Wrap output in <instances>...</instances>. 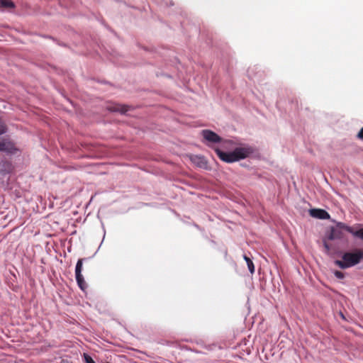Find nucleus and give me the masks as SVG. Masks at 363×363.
I'll use <instances>...</instances> for the list:
<instances>
[{
  "label": "nucleus",
  "mask_w": 363,
  "mask_h": 363,
  "mask_svg": "<svg viewBox=\"0 0 363 363\" xmlns=\"http://www.w3.org/2000/svg\"><path fill=\"white\" fill-rule=\"evenodd\" d=\"M218 157L223 162L232 163L247 157L252 150L250 147H237L233 152H225L218 147L213 148Z\"/></svg>",
  "instance_id": "1"
},
{
  "label": "nucleus",
  "mask_w": 363,
  "mask_h": 363,
  "mask_svg": "<svg viewBox=\"0 0 363 363\" xmlns=\"http://www.w3.org/2000/svg\"><path fill=\"white\" fill-rule=\"evenodd\" d=\"M362 259H363V250L356 249L352 252H345L342 256V260H335V264L345 269L358 264Z\"/></svg>",
  "instance_id": "2"
},
{
  "label": "nucleus",
  "mask_w": 363,
  "mask_h": 363,
  "mask_svg": "<svg viewBox=\"0 0 363 363\" xmlns=\"http://www.w3.org/2000/svg\"><path fill=\"white\" fill-rule=\"evenodd\" d=\"M0 152H5L8 155H14L21 150L16 146L13 141L8 138L0 139Z\"/></svg>",
  "instance_id": "3"
},
{
  "label": "nucleus",
  "mask_w": 363,
  "mask_h": 363,
  "mask_svg": "<svg viewBox=\"0 0 363 363\" xmlns=\"http://www.w3.org/2000/svg\"><path fill=\"white\" fill-rule=\"evenodd\" d=\"M82 268V259H79L75 269L76 279L79 288L84 291L86 288V284L84 281V277L81 273Z\"/></svg>",
  "instance_id": "4"
},
{
  "label": "nucleus",
  "mask_w": 363,
  "mask_h": 363,
  "mask_svg": "<svg viewBox=\"0 0 363 363\" xmlns=\"http://www.w3.org/2000/svg\"><path fill=\"white\" fill-rule=\"evenodd\" d=\"M202 135L205 140L211 143H218L222 141V138L218 134L210 130H202Z\"/></svg>",
  "instance_id": "5"
},
{
  "label": "nucleus",
  "mask_w": 363,
  "mask_h": 363,
  "mask_svg": "<svg viewBox=\"0 0 363 363\" xmlns=\"http://www.w3.org/2000/svg\"><path fill=\"white\" fill-rule=\"evenodd\" d=\"M13 170V166L11 162L9 160H2L0 162V174L1 176H6L12 173Z\"/></svg>",
  "instance_id": "6"
},
{
  "label": "nucleus",
  "mask_w": 363,
  "mask_h": 363,
  "mask_svg": "<svg viewBox=\"0 0 363 363\" xmlns=\"http://www.w3.org/2000/svg\"><path fill=\"white\" fill-rule=\"evenodd\" d=\"M310 215L312 217L320 219H328L330 218L329 213L323 209H311L310 211Z\"/></svg>",
  "instance_id": "7"
},
{
  "label": "nucleus",
  "mask_w": 363,
  "mask_h": 363,
  "mask_svg": "<svg viewBox=\"0 0 363 363\" xmlns=\"http://www.w3.org/2000/svg\"><path fill=\"white\" fill-rule=\"evenodd\" d=\"M107 109L112 112L125 113L128 109L125 106L119 104H113L107 106Z\"/></svg>",
  "instance_id": "8"
},
{
  "label": "nucleus",
  "mask_w": 363,
  "mask_h": 363,
  "mask_svg": "<svg viewBox=\"0 0 363 363\" xmlns=\"http://www.w3.org/2000/svg\"><path fill=\"white\" fill-rule=\"evenodd\" d=\"M347 232L352 234L354 237L363 240V228L357 230H354L353 228H348Z\"/></svg>",
  "instance_id": "9"
},
{
  "label": "nucleus",
  "mask_w": 363,
  "mask_h": 363,
  "mask_svg": "<svg viewBox=\"0 0 363 363\" xmlns=\"http://www.w3.org/2000/svg\"><path fill=\"white\" fill-rule=\"evenodd\" d=\"M0 6L4 9L15 8V4L12 0H0Z\"/></svg>",
  "instance_id": "10"
},
{
  "label": "nucleus",
  "mask_w": 363,
  "mask_h": 363,
  "mask_svg": "<svg viewBox=\"0 0 363 363\" xmlns=\"http://www.w3.org/2000/svg\"><path fill=\"white\" fill-rule=\"evenodd\" d=\"M342 238L341 232L337 229H332L330 235H328V239L330 240L335 239H340Z\"/></svg>",
  "instance_id": "11"
},
{
  "label": "nucleus",
  "mask_w": 363,
  "mask_h": 363,
  "mask_svg": "<svg viewBox=\"0 0 363 363\" xmlns=\"http://www.w3.org/2000/svg\"><path fill=\"white\" fill-rule=\"evenodd\" d=\"M243 258L247 263L249 271L251 274H253L255 272V266L252 261L246 255H244Z\"/></svg>",
  "instance_id": "12"
},
{
  "label": "nucleus",
  "mask_w": 363,
  "mask_h": 363,
  "mask_svg": "<svg viewBox=\"0 0 363 363\" xmlns=\"http://www.w3.org/2000/svg\"><path fill=\"white\" fill-rule=\"evenodd\" d=\"M194 162H196L197 165L200 167H203L206 165V162L203 157H195Z\"/></svg>",
  "instance_id": "13"
},
{
  "label": "nucleus",
  "mask_w": 363,
  "mask_h": 363,
  "mask_svg": "<svg viewBox=\"0 0 363 363\" xmlns=\"http://www.w3.org/2000/svg\"><path fill=\"white\" fill-rule=\"evenodd\" d=\"M7 131V127L2 119L0 118V135L5 133Z\"/></svg>",
  "instance_id": "14"
},
{
  "label": "nucleus",
  "mask_w": 363,
  "mask_h": 363,
  "mask_svg": "<svg viewBox=\"0 0 363 363\" xmlns=\"http://www.w3.org/2000/svg\"><path fill=\"white\" fill-rule=\"evenodd\" d=\"M84 358L86 363H95L94 359L87 354H84Z\"/></svg>",
  "instance_id": "15"
},
{
  "label": "nucleus",
  "mask_w": 363,
  "mask_h": 363,
  "mask_svg": "<svg viewBox=\"0 0 363 363\" xmlns=\"http://www.w3.org/2000/svg\"><path fill=\"white\" fill-rule=\"evenodd\" d=\"M334 274L337 279H342L345 277L344 273L340 271H337V270L335 271Z\"/></svg>",
  "instance_id": "16"
},
{
  "label": "nucleus",
  "mask_w": 363,
  "mask_h": 363,
  "mask_svg": "<svg viewBox=\"0 0 363 363\" xmlns=\"http://www.w3.org/2000/svg\"><path fill=\"white\" fill-rule=\"evenodd\" d=\"M337 227L341 229L345 230L346 231H347L348 228H351L350 226L346 225L345 224H344L342 223H338Z\"/></svg>",
  "instance_id": "17"
},
{
  "label": "nucleus",
  "mask_w": 363,
  "mask_h": 363,
  "mask_svg": "<svg viewBox=\"0 0 363 363\" xmlns=\"http://www.w3.org/2000/svg\"><path fill=\"white\" fill-rule=\"evenodd\" d=\"M323 245H324V247L325 249V252L327 253H328L330 252V247L329 244L326 241H324Z\"/></svg>",
  "instance_id": "18"
},
{
  "label": "nucleus",
  "mask_w": 363,
  "mask_h": 363,
  "mask_svg": "<svg viewBox=\"0 0 363 363\" xmlns=\"http://www.w3.org/2000/svg\"><path fill=\"white\" fill-rule=\"evenodd\" d=\"M357 137L359 140H363V127L360 129L359 132L357 133Z\"/></svg>",
  "instance_id": "19"
}]
</instances>
